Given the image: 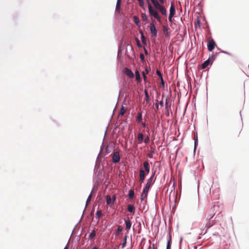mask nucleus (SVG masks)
<instances>
[{
	"label": "nucleus",
	"mask_w": 249,
	"mask_h": 249,
	"mask_svg": "<svg viewBox=\"0 0 249 249\" xmlns=\"http://www.w3.org/2000/svg\"><path fill=\"white\" fill-rule=\"evenodd\" d=\"M155 171H152L151 177L147 180V183L142 191V193L141 194V200L142 202L143 201L144 199L147 197L149 188L153 183L152 180L155 175Z\"/></svg>",
	"instance_id": "1"
},
{
	"label": "nucleus",
	"mask_w": 249,
	"mask_h": 249,
	"mask_svg": "<svg viewBox=\"0 0 249 249\" xmlns=\"http://www.w3.org/2000/svg\"><path fill=\"white\" fill-rule=\"evenodd\" d=\"M156 22L152 20V22L150 24V30L152 35V36L156 37L157 35V30L155 26Z\"/></svg>",
	"instance_id": "2"
},
{
	"label": "nucleus",
	"mask_w": 249,
	"mask_h": 249,
	"mask_svg": "<svg viewBox=\"0 0 249 249\" xmlns=\"http://www.w3.org/2000/svg\"><path fill=\"white\" fill-rule=\"evenodd\" d=\"M112 161L114 163H118L120 160V156L118 151L113 152L112 154Z\"/></svg>",
	"instance_id": "3"
},
{
	"label": "nucleus",
	"mask_w": 249,
	"mask_h": 249,
	"mask_svg": "<svg viewBox=\"0 0 249 249\" xmlns=\"http://www.w3.org/2000/svg\"><path fill=\"white\" fill-rule=\"evenodd\" d=\"M216 46V44L213 39H211L209 40L208 42L207 47H208V50L210 52H212L213 49L214 48L215 46Z\"/></svg>",
	"instance_id": "4"
},
{
	"label": "nucleus",
	"mask_w": 249,
	"mask_h": 249,
	"mask_svg": "<svg viewBox=\"0 0 249 249\" xmlns=\"http://www.w3.org/2000/svg\"><path fill=\"white\" fill-rule=\"evenodd\" d=\"M115 199H116V197L114 196H113L112 199H111L110 196H106V198L107 203L108 205H114V201H115Z\"/></svg>",
	"instance_id": "5"
},
{
	"label": "nucleus",
	"mask_w": 249,
	"mask_h": 249,
	"mask_svg": "<svg viewBox=\"0 0 249 249\" xmlns=\"http://www.w3.org/2000/svg\"><path fill=\"white\" fill-rule=\"evenodd\" d=\"M146 173H145L143 169L142 168H140V181L141 182H143L145 178Z\"/></svg>",
	"instance_id": "6"
},
{
	"label": "nucleus",
	"mask_w": 249,
	"mask_h": 249,
	"mask_svg": "<svg viewBox=\"0 0 249 249\" xmlns=\"http://www.w3.org/2000/svg\"><path fill=\"white\" fill-rule=\"evenodd\" d=\"M165 108L166 115L167 116H169V109L170 108V105L169 104V101L167 99H166Z\"/></svg>",
	"instance_id": "7"
},
{
	"label": "nucleus",
	"mask_w": 249,
	"mask_h": 249,
	"mask_svg": "<svg viewBox=\"0 0 249 249\" xmlns=\"http://www.w3.org/2000/svg\"><path fill=\"white\" fill-rule=\"evenodd\" d=\"M143 167L144 168L145 173L146 175L148 174L150 172V165L148 161H144L143 162Z\"/></svg>",
	"instance_id": "8"
},
{
	"label": "nucleus",
	"mask_w": 249,
	"mask_h": 249,
	"mask_svg": "<svg viewBox=\"0 0 249 249\" xmlns=\"http://www.w3.org/2000/svg\"><path fill=\"white\" fill-rule=\"evenodd\" d=\"M151 2L155 8V10H158L162 6L157 0H151Z\"/></svg>",
	"instance_id": "9"
},
{
	"label": "nucleus",
	"mask_w": 249,
	"mask_h": 249,
	"mask_svg": "<svg viewBox=\"0 0 249 249\" xmlns=\"http://www.w3.org/2000/svg\"><path fill=\"white\" fill-rule=\"evenodd\" d=\"M124 73L127 76L130 78H134V75L132 71L127 68L124 69Z\"/></svg>",
	"instance_id": "10"
},
{
	"label": "nucleus",
	"mask_w": 249,
	"mask_h": 249,
	"mask_svg": "<svg viewBox=\"0 0 249 249\" xmlns=\"http://www.w3.org/2000/svg\"><path fill=\"white\" fill-rule=\"evenodd\" d=\"M125 230L127 231H128L131 227V222L129 219H127L125 220Z\"/></svg>",
	"instance_id": "11"
},
{
	"label": "nucleus",
	"mask_w": 249,
	"mask_h": 249,
	"mask_svg": "<svg viewBox=\"0 0 249 249\" xmlns=\"http://www.w3.org/2000/svg\"><path fill=\"white\" fill-rule=\"evenodd\" d=\"M175 13H176L175 7L174 6V4L172 2L171 4L170 8L169 15H171L174 16Z\"/></svg>",
	"instance_id": "12"
},
{
	"label": "nucleus",
	"mask_w": 249,
	"mask_h": 249,
	"mask_svg": "<svg viewBox=\"0 0 249 249\" xmlns=\"http://www.w3.org/2000/svg\"><path fill=\"white\" fill-rule=\"evenodd\" d=\"M158 10L163 16H167V10L163 6H161Z\"/></svg>",
	"instance_id": "13"
},
{
	"label": "nucleus",
	"mask_w": 249,
	"mask_h": 249,
	"mask_svg": "<svg viewBox=\"0 0 249 249\" xmlns=\"http://www.w3.org/2000/svg\"><path fill=\"white\" fill-rule=\"evenodd\" d=\"M120 7H121V0H117V3H116V5L115 12L119 13L120 12Z\"/></svg>",
	"instance_id": "14"
},
{
	"label": "nucleus",
	"mask_w": 249,
	"mask_h": 249,
	"mask_svg": "<svg viewBox=\"0 0 249 249\" xmlns=\"http://www.w3.org/2000/svg\"><path fill=\"white\" fill-rule=\"evenodd\" d=\"M127 211L131 213H134L135 207L132 204H128L127 208Z\"/></svg>",
	"instance_id": "15"
},
{
	"label": "nucleus",
	"mask_w": 249,
	"mask_h": 249,
	"mask_svg": "<svg viewBox=\"0 0 249 249\" xmlns=\"http://www.w3.org/2000/svg\"><path fill=\"white\" fill-rule=\"evenodd\" d=\"M138 141L139 143H141L143 140V136L142 133H139L137 137Z\"/></svg>",
	"instance_id": "16"
},
{
	"label": "nucleus",
	"mask_w": 249,
	"mask_h": 249,
	"mask_svg": "<svg viewBox=\"0 0 249 249\" xmlns=\"http://www.w3.org/2000/svg\"><path fill=\"white\" fill-rule=\"evenodd\" d=\"M194 150H196L198 145V138L197 134L194 135Z\"/></svg>",
	"instance_id": "17"
},
{
	"label": "nucleus",
	"mask_w": 249,
	"mask_h": 249,
	"mask_svg": "<svg viewBox=\"0 0 249 249\" xmlns=\"http://www.w3.org/2000/svg\"><path fill=\"white\" fill-rule=\"evenodd\" d=\"M140 34H141V40H142V43L143 44H144V45H146V40L144 36L143 33H142V31H141Z\"/></svg>",
	"instance_id": "18"
},
{
	"label": "nucleus",
	"mask_w": 249,
	"mask_h": 249,
	"mask_svg": "<svg viewBox=\"0 0 249 249\" xmlns=\"http://www.w3.org/2000/svg\"><path fill=\"white\" fill-rule=\"evenodd\" d=\"M210 63L209 60H207L205 61L201 66V69H205L209 65Z\"/></svg>",
	"instance_id": "19"
},
{
	"label": "nucleus",
	"mask_w": 249,
	"mask_h": 249,
	"mask_svg": "<svg viewBox=\"0 0 249 249\" xmlns=\"http://www.w3.org/2000/svg\"><path fill=\"white\" fill-rule=\"evenodd\" d=\"M135 75H136V80L138 82H140L141 81V78L140 75V73H139V72L138 71H135Z\"/></svg>",
	"instance_id": "20"
},
{
	"label": "nucleus",
	"mask_w": 249,
	"mask_h": 249,
	"mask_svg": "<svg viewBox=\"0 0 249 249\" xmlns=\"http://www.w3.org/2000/svg\"><path fill=\"white\" fill-rule=\"evenodd\" d=\"M129 198L132 199L134 196V191L133 190H130L128 192Z\"/></svg>",
	"instance_id": "21"
},
{
	"label": "nucleus",
	"mask_w": 249,
	"mask_h": 249,
	"mask_svg": "<svg viewBox=\"0 0 249 249\" xmlns=\"http://www.w3.org/2000/svg\"><path fill=\"white\" fill-rule=\"evenodd\" d=\"M123 230V227L121 226H119L115 232L116 236H118L122 232Z\"/></svg>",
	"instance_id": "22"
},
{
	"label": "nucleus",
	"mask_w": 249,
	"mask_h": 249,
	"mask_svg": "<svg viewBox=\"0 0 249 249\" xmlns=\"http://www.w3.org/2000/svg\"><path fill=\"white\" fill-rule=\"evenodd\" d=\"M103 213L101 210H98L96 213V218L99 219L100 217L102 216Z\"/></svg>",
	"instance_id": "23"
},
{
	"label": "nucleus",
	"mask_w": 249,
	"mask_h": 249,
	"mask_svg": "<svg viewBox=\"0 0 249 249\" xmlns=\"http://www.w3.org/2000/svg\"><path fill=\"white\" fill-rule=\"evenodd\" d=\"M142 113L141 112H139L138 113V116H137V120L138 121V123H140L142 122Z\"/></svg>",
	"instance_id": "24"
},
{
	"label": "nucleus",
	"mask_w": 249,
	"mask_h": 249,
	"mask_svg": "<svg viewBox=\"0 0 249 249\" xmlns=\"http://www.w3.org/2000/svg\"><path fill=\"white\" fill-rule=\"evenodd\" d=\"M125 111H126V110H125V108H124V107L123 106H122L120 109L119 115H121V116L124 115V114L125 113Z\"/></svg>",
	"instance_id": "25"
},
{
	"label": "nucleus",
	"mask_w": 249,
	"mask_h": 249,
	"mask_svg": "<svg viewBox=\"0 0 249 249\" xmlns=\"http://www.w3.org/2000/svg\"><path fill=\"white\" fill-rule=\"evenodd\" d=\"M95 236V232L93 230L90 233L89 237V239H92Z\"/></svg>",
	"instance_id": "26"
},
{
	"label": "nucleus",
	"mask_w": 249,
	"mask_h": 249,
	"mask_svg": "<svg viewBox=\"0 0 249 249\" xmlns=\"http://www.w3.org/2000/svg\"><path fill=\"white\" fill-rule=\"evenodd\" d=\"M142 18L143 21H148L147 16L145 13H142Z\"/></svg>",
	"instance_id": "27"
},
{
	"label": "nucleus",
	"mask_w": 249,
	"mask_h": 249,
	"mask_svg": "<svg viewBox=\"0 0 249 249\" xmlns=\"http://www.w3.org/2000/svg\"><path fill=\"white\" fill-rule=\"evenodd\" d=\"M127 237V235H125L124 237V241H123V242L122 244V247L123 248H124L126 246Z\"/></svg>",
	"instance_id": "28"
},
{
	"label": "nucleus",
	"mask_w": 249,
	"mask_h": 249,
	"mask_svg": "<svg viewBox=\"0 0 249 249\" xmlns=\"http://www.w3.org/2000/svg\"><path fill=\"white\" fill-rule=\"evenodd\" d=\"M91 197H92L91 193H90L89 194V196L88 198H87L85 209H86V207H87V206L88 205V203L90 201Z\"/></svg>",
	"instance_id": "29"
},
{
	"label": "nucleus",
	"mask_w": 249,
	"mask_h": 249,
	"mask_svg": "<svg viewBox=\"0 0 249 249\" xmlns=\"http://www.w3.org/2000/svg\"><path fill=\"white\" fill-rule=\"evenodd\" d=\"M134 22L135 23V24L136 25H139L140 22L139 18L137 16H134Z\"/></svg>",
	"instance_id": "30"
},
{
	"label": "nucleus",
	"mask_w": 249,
	"mask_h": 249,
	"mask_svg": "<svg viewBox=\"0 0 249 249\" xmlns=\"http://www.w3.org/2000/svg\"><path fill=\"white\" fill-rule=\"evenodd\" d=\"M136 42L137 46L139 48L142 47V45L141 43L140 42L139 39L138 38H136Z\"/></svg>",
	"instance_id": "31"
},
{
	"label": "nucleus",
	"mask_w": 249,
	"mask_h": 249,
	"mask_svg": "<svg viewBox=\"0 0 249 249\" xmlns=\"http://www.w3.org/2000/svg\"><path fill=\"white\" fill-rule=\"evenodd\" d=\"M214 55H213V54H212L211 55H210L209 57V58L207 60H209V62H213L214 60Z\"/></svg>",
	"instance_id": "32"
},
{
	"label": "nucleus",
	"mask_w": 249,
	"mask_h": 249,
	"mask_svg": "<svg viewBox=\"0 0 249 249\" xmlns=\"http://www.w3.org/2000/svg\"><path fill=\"white\" fill-rule=\"evenodd\" d=\"M140 58L141 59V60L142 61V63H144L145 62V59H144V54L142 53H141L140 54Z\"/></svg>",
	"instance_id": "33"
},
{
	"label": "nucleus",
	"mask_w": 249,
	"mask_h": 249,
	"mask_svg": "<svg viewBox=\"0 0 249 249\" xmlns=\"http://www.w3.org/2000/svg\"><path fill=\"white\" fill-rule=\"evenodd\" d=\"M156 74H157V75L160 78V79H161L163 78V77H162V74L161 73V72H160V71H159L158 70H157L156 71Z\"/></svg>",
	"instance_id": "34"
},
{
	"label": "nucleus",
	"mask_w": 249,
	"mask_h": 249,
	"mask_svg": "<svg viewBox=\"0 0 249 249\" xmlns=\"http://www.w3.org/2000/svg\"><path fill=\"white\" fill-rule=\"evenodd\" d=\"M138 1H139V6L141 8H143L144 6V2L143 0H139Z\"/></svg>",
	"instance_id": "35"
},
{
	"label": "nucleus",
	"mask_w": 249,
	"mask_h": 249,
	"mask_svg": "<svg viewBox=\"0 0 249 249\" xmlns=\"http://www.w3.org/2000/svg\"><path fill=\"white\" fill-rule=\"evenodd\" d=\"M195 26L196 28L200 27V20L198 18H197V21L195 23Z\"/></svg>",
	"instance_id": "36"
},
{
	"label": "nucleus",
	"mask_w": 249,
	"mask_h": 249,
	"mask_svg": "<svg viewBox=\"0 0 249 249\" xmlns=\"http://www.w3.org/2000/svg\"><path fill=\"white\" fill-rule=\"evenodd\" d=\"M166 249H171V243L170 241H167Z\"/></svg>",
	"instance_id": "37"
},
{
	"label": "nucleus",
	"mask_w": 249,
	"mask_h": 249,
	"mask_svg": "<svg viewBox=\"0 0 249 249\" xmlns=\"http://www.w3.org/2000/svg\"><path fill=\"white\" fill-rule=\"evenodd\" d=\"M103 144H102V145L101 146V147H100V152L97 157V160H98V159L99 158V157H100V154H101L102 151H103Z\"/></svg>",
	"instance_id": "38"
},
{
	"label": "nucleus",
	"mask_w": 249,
	"mask_h": 249,
	"mask_svg": "<svg viewBox=\"0 0 249 249\" xmlns=\"http://www.w3.org/2000/svg\"><path fill=\"white\" fill-rule=\"evenodd\" d=\"M149 142V137L148 135L147 136V137L145 138L144 140V142L145 143L147 144Z\"/></svg>",
	"instance_id": "39"
},
{
	"label": "nucleus",
	"mask_w": 249,
	"mask_h": 249,
	"mask_svg": "<svg viewBox=\"0 0 249 249\" xmlns=\"http://www.w3.org/2000/svg\"><path fill=\"white\" fill-rule=\"evenodd\" d=\"M160 84H161V85L162 86V88L164 89L165 83H164V81L163 80V78L162 79L161 78V79H160Z\"/></svg>",
	"instance_id": "40"
},
{
	"label": "nucleus",
	"mask_w": 249,
	"mask_h": 249,
	"mask_svg": "<svg viewBox=\"0 0 249 249\" xmlns=\"http://www.w3.org/2000/svg\"><path fill=\"white\" fill-rule=\"evenodd\" d=\"M144 93H145V99H146V100H148L149 97V96H148V92H147V91L146 90H145Z\"/></svg>",
	"instance_id": "41"
},
{
	"label": "nucleus",
	"mask_w": 249,
	"mask_h": 249,
	"mask_svg": "<svg viewBox=\"0 0 249 249\" xmlns=\"http://www.w3.org/2000/svg\"><path fill=\"white\" fill-rule=\"evenodd\" d=\"M174 17V16H172L171 15H169V18H168V19H169V20L170 22H172L173 20H172V18L173 17Z\"/></svg>",
	"instance_id": "42"
},
{
	"label": "nucleus",
	"mask_w": 249,
	"mask_h": 249,
	"mask_svg": "<svg viewBox=\"0 0 249 249\" xmlns=\"http://www.w3.org/2000/svg\"><path fill=\"white\" fill-rule=\"evenodd\" d=\"M150 68H148L147 67L145 68V74H148L149 71H150Z\"/></svg>",
	"instance_id": "43"
},
{
	"label": "nucleus",
	"mask_w": 249,
	"mask_h": 249,
	"mask_svg": "<svg viewBox=\"0 0 249 249\" xmlns=\"http://www.w3.org/2000/svg\"><path fill=\"white\" fill-rule=\"evenodd\" d=\"M142 76H143L144 81H146V74L145 73V72L144 71L142 72Z\"/></svg>",
	"instance_id": "44"
},
{
	"label": "nucleus",
	"mask_w": 249,
	"mask_h": 249,
	"mask_svg": "<svg viewBox=\"0 0 249 249\" xmlns=\"http://www.w3.org/2000/svg\"><path fill=\"white\" fill-rule=\"evenodd\" d=\"M221 53H225V54H227L228 55H231V53L227 52V51H221Z\"/></svg>",
	"instance_id": "45"
},
{
	"label": "nucleus",
	"mask_w": 249,
	"mask_h": 249,
	"mask_svg": "<svg viewBox=\"0 0 249 249\" xmlns=\"http://www.w3.org/2000/svg\"><path fill=\"white\" fill-rule=\"evenodd\" d=\"M143 50H144V52L145 54V55H147L148 54V51L146 50V49L144 47L143 48Z\"/></svg>",
	"instance_id": "46"
},
{
	"label": "nucleus",
	"mask_w": 249,
	"mask_h": 249,
	"mask_svg": "<svg viewBox=\"0 0 249 249\" xmlns=\"http://www.w3.org/2000/svg\"><path fill=\"white\" fill-rule=\"evenodd\" d=\"M158 1H159L161 4H164V0H157Z\"/></svg>",
	"instance_id": "47"
},
{
	"label": "nucleus",
	"mask_w": 249,
	"mask_h": 249,
	"mask_svg": "<svg viewBox=\"0 0 249 249\" xmlns=\"http://www.w3.org/2000/svg\"><path fill=\"white\" fill-rule=\"evenodd\" d=\"M159 104L160 106H163V101L162 100L160 101V102H159Z\"/></svg>",
	"instance_id": "48"
},
{
	"label": "nucleus",
	"mask_w": 249,
	"mask_h": 249,
	"mask_svg": "<svg viewBox=\"0 0 249 249\" xmlns=\"http://www.w3.org/2000/svg\"><path fill=\"white\" fill-rule=\"evenodd\" d=\"M214 215V214H210L209 215V220H210L211 218H212L213 217Z\"/></svg>",
	"instance_id": "49"
},
{
	"label": "nucleus",
	"mask_w": 249,
	"mask_h": 249,
	"mask_svg": "<svg viewBox=\"0 0 249 249\" xmlns=\"http://www.w3.org/2000/svg\"><path fill=\"white\" fill-rule=\"evenodd\" d=\"M168 241H170V242L171 243V235L169 236V238H168Z\"/></svg>",
	"instance_id": "50"
},
{
	"label": "nucleus",
	"mask_w": 249,
	"mask_h": 249,
	"mask_svg": "<svg viewBox=\"0 0 249 249\" xmlns=\"http://www.w3.org/2000/svg\"><path fill=\"white\" fill-rule=\"evenodd\" d=\"M155 106L156 107L157 109H159V105L158 104H156Z\"/></svg>",
	"instance_id": "51"
},
{
	"label": "nucleus",
	"mask_w": 249,
	"mask_h": 249,
	"mask_svg": "<svg viewBox=\"0 0 249 249\" xmlns=\"http://www.w3.org/2000/svg\"><path fill=\"white\" fill-rule=\"evenodd\" d=\"M142 127H145L146 124H145V123L144 122L142 123Z\"/></svg>",
	"instance_id": "52"
},
{
	"label": "nucleus",
	"mask_w": 249,
	"mask_h": 249,
	"mask_svg": "<svg viewBox=\"0 0 249 249\" xmlns=\"http://www.w3.org/2000/svg\"><path fill=\"white\" fill-rule=\"evenodd\" d=\"M121 50L120 49V48L119 49V50H118V55H119L120 53H121Z\"/></svg>",
	"instance_id": "53"
},
{
	"label": "nucleus",
	"mask_w": 249,
	"mask_h": 249,
	"mask_svg": "<svg viewBox=\"0 0 249 249\" xmlns=\"http://www.w3.org/2000/svg\"><path fill=\"white\" fill-rule=\"evenodd\" d=\"M64 249H69L68 245V244L65 246Z\"/></svg>",
	"instance_id": "54"
},
{
	"label": "nucleus",
	"mask_w": 249,
	"mask_h": 249,
	"mask_svg": "<svg viewBox=\"0 0 249 249\" xmlns=\"http://www.w3.org/2000/svg\"><path fill=\"white\" fill-rule=\"evenodd\" d=\"M107 128H108V126H107V127H106V131H105V135H106V132H107Z\"/></svg>",
	"instance_id": "55"
},
{
	"label": "nucleus",
	"mask_w": 249,
	"mask_h": 249,
	"mask_svg": "<svg viewBox=\"0 0 249 249\" xmlns=\"http://www.w3.org/2000/svg\"><path fill=\"white\" fill-rule=\"evenodd\" d=\"M93 190H94V188H92L91 191V195L92 194V193H93Z\"/></svg>",
	"instance_id": "56"
},
{
	"label": "nucleus",
	"mask_w": 249,
	"mask_h": 249,
	"mask_svg": "<svg viewBox=\"0 0 249 249\" xmlns=\"http://www.w3.org/2000/svg\"><path fill=\"white\" fill-rule=\"evenodd\" d=\"M163 31L165 32V31H167V29H165V27H163Z\"/></svg>",
	"instance_id": "57"
},
{
	"label": "nucleus",
	"mask_w": 249,
	"mask_h": 249,
	"mask_svg": "<svg viewBox=\"0 0 249 249\" xmlns=\"http://www.w3.org/2000/svg\"><path fill=\"white\" fill-rule=\"evenodd\" d=\"M92 249H98V248H97L96 247H94L92 248Z\"/></svg>",
	"instance_id": "58"
},
{
	"label": "nucleus",
	"mask_w": 249,
	"mask_h": 249,
	"mask_svg": "<svg viewBox=\"0 0 249 249\" xmlns=\"http://www.w3.org/2000/svg\"><path fill=\"white\" fill-rule=\"evenodd\" d=\"M130 47H131V50L133 51V47L132 46H130Z\"/></svg>",
	"instance_id": "59"
},
{
	"label": "nucleus",
	"mask_w": 249,
	"mask_h": 249,
	"mask_svg": "<svg viewBox=\"0 0 249 249\" xmlns=\"http://www.w3.org/2000/svg\"><path fill=\"white\" fill-rule=\"evenodd\" d=\"M146 131L149 133V129H147V130H146Z\"/></svg>",
	"instance_id": "60"
},
{
	"label": "nucleus",
	"mask_w": 249,
	"mask_h": 249,
	"mask_svg": "<svg viewBox=\"0 0 249 249\" xmlns=\"http://www.w3.org/2000/svg\"><path fill=\"white\" fill-rule=\"evenodd\" d=\"M84 212H85V210H84L83 213H84ZM82 214H84V213H82Z\"/></svg>",
	"instance_id": "61"
}]
</instances>
